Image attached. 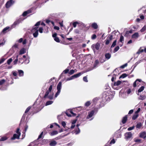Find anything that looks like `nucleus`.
Instances as JSON below:
<instances>
[{
	"instance_id": "f257e3e1",
	"label": "nucleus",
	"mask_w": 146,
	"mask_h": 146,
	"mask_svg": "<svg viewBox=\"0 0 146 146\" xmlns=\"http://www.w3.org/2000/svg\"><path fill=\"white\" fill-rule=\"evenodd\" d=\"M40 21L37 22L31 30V31L33 34L34 37H36L38 35V26L40 25Z\"/></svg>"
},
{
	"instance_id": "f03ea898",
	"label": "nucleus",
	"mask_w": 146,
	"mask_h": 146,
	"mask_svg": "<svg viewBox=\"0 0 146 146\" xmlns=\"http://www.w3.org/2000/svg\"><path fill=\"white\" fill-rule=\"evenodd\" d=\"M98 110L97 109H95L91 111H89L88 113V115L86 117V119L91 118L90 121H91L93 119V116L95 115L97 112Z\"/></svg>"
},
{
	"instance_id": "7ed1b4c3",
	"label": "nucleus",
	"mask_w": 146,
	"mask_h": 146,
	"mask_svg": "<svg viewBox=\"0 0 146 146\" xmlns=\"http://www.w3.org/2000/svg\"><path fill=\"white\" fill-rule=\"evenodd\" d=\"M124 136L125 139L126 141L130 140L133 138L132 134L131 132L126 133L124 134Z\"/></svg>"
},
{
	"instance_id": "20e7f679",
	"label": "nucleus",
	"mask_w": 146,
	"mask_h": 146,
	"mask_svg": "<svg viewBox=\"0 0 146 146\" xmlns=\"http://www.w3.org/2000/svg\"><path fill=\"white\" fill-rule=\"evenodd\" d=\"M62 87V82H60L57 87V91L56 92V94L55 95V98H56L57 96L59 95L60 92V90L61 88Z\"/></svg>"
},
{
	"instance_id": "39448f33",
	"label": "nucleus",
	"mask_w": 146,
	"mask_h": 146,
	"mask_svg": "<svg viewBox=\"0 0 146 146\" xmlns=\"http://www.w3.org/2000/svg\"><path fill=\"white\" fill-rule=\"evenodd\" d=\"M14 1H8L5 4V7L9 8L14 3Z\"/></svg>"
},
{
	"instance_id": "423d86ee",
	"label": "nucleus",
	"mask_w": 146,
	"mask_h": 146,
	"mask_svg": "<svg viewBox=\"0 0 146 146\" xmlns=\"http://www.w3.org/2000/svg\"><path fill=\"white\" fill-rule=\"evenodd\" d=\"M100 44L98 43H96V44H93L91 46V48L93 50L95 51V48L96 50H98L100 48Z\"/></svg>"
},
{
	"instance_id": "0eeeda50",
	"label": "nucleus",
	"mask_w": 146,
	"mask_h": 146,
	"mask_svg": "<svg viewBox=\"0 0 146 146\" xmlns=\"http://www.w3.org/2000/svg\"><path fill=\"white\" fill-rule=\"evenodd\" d=\"M113 35H109L107 38L105 40L106 42L105 44L106 45L108 44L110 41L113 38Z\"/></svg>"
},
{
	"instance_id": "6e6552de",
	"label": "nucleus",
	"mask_w": 146,
	"mask_h": 146,
	"mask_svg": "<svg viewBox=\"0 0 146 146\" xmlns=\"http://www.w3.org/2000/svg\"><path fill=\"white\" fill-rule=\"evenodd\" d=\"M21 135L20 134H14L13 137L11 138V139L12 140H13L15 139H19L20 136Z\"/></svg>"
},
{
	"instance_id": "1a4fd4ad",
	"label": "nucleus",
	"mask_w": 146,
	"mask_h": 146,
	"mask_svg": "<svg viewBox=\"0 0 146 146\" xmlns=\"http://www.w3.org/2000/svg\"><path fill=\"white\" fill-rule=\"evenodd\" d=\"M125 81H120L118 80L116 82H115L114 84V86H118L121 84V83L123 84V82H125Z\"/></svg>"
},
{
	"instance_id": "9d476101",
	"label": "nucleus",
	"mask_w": 146,
	"mask_h": 146,
	"mask_svg": "<svg viewBox=\"0 0 146 146\" xmlns=\"http://www.w3.org/2000/svg\"><path fill=\"white\" fill-rule=\"evenodd\" d=\"M103 97L107 100H108V99L110 98L108 96V93L106 92H104L103 94Z\"/></svg>"
},
{
	"instance_id": "9b49d317",
	"label": "nucleus",
	"mask_w": 146,
	"mask_h": 146,
	"mask_svg": "<svg viewBox=\"0 0 146 146\" xmlns=\"http://www.w3.org/2000/svg\"><path fill=\"white\" fill-rule=\"evenodd\" d=\"M99 62L98 60H95L94 65L93 68H97L98 67Z\"/></svg>"
},
{
	"instance_id": "f8f14e48",
	"label": "nucleus",
	"mask_w": 146,
	"mask_h": 146,
	"mask_svg": "<svg viewBox=\"0 0 146 146\" xmlns=\"http://www.w3.org/2000/svg\"><path fill=\"white\" fill-rule=\"evenodd\" d=\"M141 80L140 79H137L133 83V86L134 87H135L137 86V84H138V82H141Z\"/></svg>"
},
{
	"instance_id": "ddd939ff",
	"label": "nucleus",
	"mask_w": 146,
	"mask_h": 146,
	"mask_svg": "<svg viewBox=\"0 0 146 146\" xmlns=\"http://www.w3.org/2000/svg\"><path fill=\"white\" fill-rule=\"evenodd\" d=\"M140 137L142 138H145L146 137V132H143L140 133Z\"/></svg>"
},
{
	"instance_id": "4468645a",
	"label": "nucleus",
	"mask_w": 146,
	"mask_h": 146,
	"mask_svg": "<svg viewBox=\"0 0 146 146\" xmlns=\"http://www.w3.org/2000/svg\"><path fill=\"white\" fill-rule=\"evenodd\" d=\"M105 57L106 60H108L111 57V55L109 53H106L105 54Z\"/></svg>"
},
{
	"instance_id": "2eb2a0df",
	"label": "nucleus",
	"mask_w": 146,
	"mask_h": 146,
	"mask_svg": "<svg viewBox=\"0 0 146 146\" xmlns=\"http://www.w3.org/2000/svg\"><path fill=\"white\" fill-rule=\"evenodd\" d=\"M145 88V87L143 86H141L138 90L137 92H137V94L139 95V93L143 91Z\"/></svg>"
},
{
	"instance_id": "dca6fc26",
	"label": "nucleus",
	"mask_w": 146,
	"mask_h": 146,
	"mask_svg": "<svg viewBox=\"0 0 146 146\" xmlns=\"http://www.w3.org/2000/svg\"><path fill=\"white\" fill-rule=\"evenodd\" d=\"M91 27L94 29H96L98 28V25L96 23H94L91 25Z\"/></svg>"
},
{
	"instance_id": "f3484780",
	"label": "nucleus",
	"mask_w": 146,
	"mask_h": 146,
	"mask_svg": "<svg viewBox=\"0 0 146 146\" xmlns=\"http://www.w3.org/2000/svg\"><path fill=\"white\" fill-rule=\"evenodd\" d=\"M83 74V73L80 72L78 73L77 74H74V75L72 76H73V78H77L80 76L82 74Z\"/></svg>"
},
{
	"instance_id": "a211bd4d",
	"label": "nucleus",
	"mask_w": 146,
	"mask_h": 146,
	"mask_svg": "<svg viewBox=\"0 0 146 146\" xmlns=\"http://www.w3.org/2000/svg\"><path fill=\"white\" fill-rule=\"evenodd\" d=\"M139 37V34L137 33H135L132 36V38H137Z\"/></svg>"
},
{
	"instance_id": "6ab92c4d",
	"label": "nucleus",
	"mask_w": 146,
	"mask_h": 146,
	"mask_svg": "<svg viewBox=\"0 0 146 146\" xmlns=\"http://www.w3.org/2000/svg\"><path fill=\"white\" fill-rule=\"evenodd\" d=\"M19 76L20 77L23 76L24 75V72L21 70H18Z\"/></svg>"
},
{
	"instance_id": "aec40b11",
	"label": "nucleus",
	"mask_w": 146,
	"mask_h": 146,
	"mask_svg": "<svg viewBox=\"0 0 146 146\" xmlns=\"http://www.w3.org/2000/svg\"><path fill=\"white\" fill-rule=\"evenodd\" d=\"M127 115L125 116V117H123V118L122 122L123 124L125 123L127 120Z\"/></svg>"
},
{
	"instance_id": "412c9836",
	"label": "nucleus",
	"mask_w": 146,
	"mask_h": 146,
	"mask_svg": "<svg viewBox=\"0 0 146 146\" xmlns=\"http://www.w3.org/2000/svg\"><path fill=\"white\" fill-rule=\"evenodd\" d=\"M19 23L20 22L19 20L15 21L12 26V27H15V26L17 25H18Z\"/></svg>"
},
{
	"instance_id": "4be33fe9",
	"label": "nucleus",
	"mask_w": 146,
	"mask_h": 146,
	"mask_svg": "<svg viewBox=\"0 0 146 146\" xmlns=\"http://www.w3.org/2000/svg\"><path fill=\"white\" fill-rule=\"evenodd\" d=\"M57 144V142L55 141H52L50 143L49 145L51 146H54Z\"/></svg>"
},
{
	"instance_id": "5701e85b",
	"label": "nucleus",
	"mask_w": 146,
	"mask_h": 146,
	"mask_svg": "<svg viewBox=\"0 0 146 146\" xmlns=\"http://www.w3.org/2000/svg\"><path fill=\"white\" fill-rule=\"evenodd\" d=\"M25 48H22L20 51L19 54L21 55L25 53Z\"/></svg>"
},
{
	"instance_id": "b1692460",
	"label": "nucleus",
	"mask_w": 146,
	"mask_h": 146,
	"mask_svg": "<svg viewBox=\"0 0 146 146\" xmlns=\"http://www.w3.org/2000/svg\"><path fill=\"white\" fill-rule=\"evenodd\" d=\"M138 114H137L135 113V114L133 115L132 117V119L133 120H135L138 116Z\"/></svg>"
},
{
	"instance_id": "393cba45",
	"label": "nucleus",
	"mask_w": 146,
	"mask_h": 146,
	"mask_svg": "<svg viewBox=\"0 0 146 146\" xmlns=\"http://www.w3.org/2000/svg\"><path fill=\"white\" fill-rule=\"evenodd\" d=\"M58 131L55 130L52 131V132H51L50 133V135L51 136H53L58 134Z\"/></svg>"
},
{
	"instance_id": "a878e982",
	"label": "nucleus",
	"mask_w": 146,
	"mask_h": 146,
	"mask_svg": "<svg viewBox=\"0 0 146 146\" xmlns=\"http://www.w3.org/2000/svg\"><path fill=\"white\" fill-rule=\"evenodd\" d=\"M146 97L145 95H141L139 96V99L140 100H144L145 99Z\"/></svg>"
},
{
	"instance_id": "bb28decb",
	"label": "nucleus",
	"mask_w": 146,
	"mask_h": 146,
	"mask_svg": "<svg viewBox=\"0 0 146 146\" xmlns=\"http://www.w3.org/2000/svg\"><path fill=\"white\" fill-rule=\"evenodd\" d=\"M30 109H31V107H29L28 108H27L26 109V110L25 111V113L28 112L29 111V110ZM25 115H26V114H24L23 116V118L24 117V118H25Z\"/></svg>"
},
{
	"instance_id": "cd10ccee",
	"label": "nucleus",
	"mask_w": 146,
	"mask_h": 146,
	"mask_svg": "<svg viewBox=\"0 0 146 146\" xmlns=\"http://www.w3.org/2000/svg\"><path fill=\"white\" fill-rule=\"evenodd\" d=\"M143 51H144V49H142L141 48V47L139 49L138 51L137 52V54H139L140 53H142V52H143Z\"/></svg>"
},
{
	"instance_id": "c85d7f7f",
	"label": "nucleus",
	"mask_w": 146,
	"mask_h": 146,
	"mask_svg": "<svg viewBox=\"0 0 146 146\" xmlns=\"http://www.w3.org/2000/svg\"><path fill=\"white\" fill-rule=\"evenodd\" d=\"M142 125V124L141 123H139L137 124L136 127L137 128L140 129Z\"/></svg>"
},
{
	"instance_id": "c756f323",
	"label": "nucleus",
	"mask_w": 146,
	"mask_h": 146,
	"mask_svg": "<svg viewBox=\"0 0 146 146\" xmlns=\"http://www.w3.org/2000/svg\"><path fill=\"white\" fill-rule=\"evenodd\" d=\"M9 29V27H7L5 28H4L3 31H2V32L4 33H6L7 32V31Z\"/></svg>"
},
{
	"instance_id": "7c9ffc66",
	"label": "nucleus",
	"mask_w": 146,
	"mask_h": 146,
	"mask_svg": "<svg viewBox=\"0 0 146 146\" xmlns=\"http://www.w3.org/2000/svg\"><path fill=\"white\" fill-rule=\"evenodd\" d=\"M53 103V101H48L46 103L45 105L46 106L51 104Z\"/></svg>"
},
{
	"instance_id": "2f4dec72",
	"label": "nucleus",
	"mask_w": 146,
	"mask_h": 146,
	"mask_svg": "<svg viewBox=\"0 0 146 146\" xmlns=\"http://www.w3.org/2000/svg\"><path fill=\"white\" fill-rule=\"evenodd\" d=\"M91 104L90 101H88L85 104V106L86 107L89 106Z\"/></svg>"
},
{
	"instance_id": "473e14b6",
	"label": "nucleus",
	"mask_w": 146,
	"mask_h": 146,
	"mask_svg": "<svg viewBox=\"0 0 146 146\" xmlns=\"http://www.w3.org/2000/svg\"><path fill=\"white\" fill-rule=\"evenodd\" d=\"M50 92V91H49L48 90H47L44 96V98H46L48 96L49 93Z\"/></svg>"
},
{
	"instance_id": "72a5a7b5",
	"label": "nucleus",
	"mask_w": 146,
	"mask_h": 146,
	"mask_svg": "<svg viewBox=\"0 0 146 146\" xmlns=\"http://www.w3.org/2000/svg\"><path fill=\"white\" fill-rule=\"evenodd\" d=\"M119 49V46H117L115 47L114 49L113 52L115 53L117 52Z\"/></svg>"
},
{
	"instance_id": "f704fd0d",
	"label": "nucleus",
	"mask_w": 146,
	"mask_h": 146,
	"mask_svg": "<svg viewBox=\"0 0 146 146\" xmlns=\"http://www.w3.org/2000/svg\"><path fill=\"white\" fill-rule=\"evenodd\" d=\"M127 74H122L119 77V78H124L125 77H126L127 76Z\"/></svg>"
},
{
	"instance_id": "c9c22d12",
	"label": "nucleus",
	"mask_w": 146,
	"mask_h": 146,
	"mask_svg": "<svg viewBox=\"0 0 146 146\" xmlns=\"http://www.w3.org/2000/svg\"><path fill=\"white\" fill-rule=\"evenodd\" d=\"M12 60H12V58H10L9 59L7 60V64H8L9 65L11 64V63L12 61Z\"/></svg>"
},
{
	"instance_id": "e433bc0d",
	"label": "nucleus",
	"mask_w": 146,
	"mask_h": 146,
	"mask_svg": "<svg viewBox=\"0 0 146 146\" xmlns=\"http://www.w3.org/2000/svg\"><path fill=\"white\" fill-rule=\"evenodd\" d=\"M7 139V137L6 136L2 137L0 139V141H4L6 140Z\"/></svg>"
},
{
	"instance_id": "4c0bfd02",
	"label": "nucleus",
	"mask_w": 146,
	"mask_h": 146,
	"mask_svg": "<svg viewBox=\"0 0 146 146\" xmlns=\"http://www.w3.org/2000/svg\"><path fill=\"white\" fill-rule=\"evenodd\" d=\"M18 55L17 56L16 59L14 61H13V63L14 64H17V61H18Z\"/></svg>"
},
{
	"instance_id": "58836bf2",
	"label": "nucleus",
	"mask_w": 146,
	"mask_h": 146,
	"mask_svg": "<svg viewBox=\"0 0 146 146\" xmlns=\"http://www.w3.org/2000/svg\"><path fill=\"white\" fill-rule=\"evenodd\" d=\"M124 41V37L123 36L121 35L120 36V38L119 39V42H123Z\"/></svg>"
},
{
	"instance_id": "ea45409f",
	"label": "nucleus",
	"mask_w": 146,
	"mask_h": 146,
	"mask_svg": "<svg viewBox=\"0 0 146 146\" xmlns=\"http://www.w3.org/2000/svg\"><path fill=\"white\" fill-rule=\"evenodd\" d=\"M75 72V71L73 69H72L70 70L69 72V74L70 75H72Z\"/></svg>"
},
{
	"instance_id": "a19ab883",
	"label": "nucleus",
	"mask_w": 146,
	"mask_h": 146,
	"mask_svg": "<svg viewBox=\"0 0 146 146\" xmlns=\"http://www.w3.org/2000/svg\"><path fill=\"white\" fill-rule=\"evenodd\" d=\"M6 81V80L4 79H2L0 80V85H2Z\"/></svg>"
},
{
	"instance_id": "79ce46f5",
	"label": "nucleus",
	"mask_w": 146,
	"mask_h": 146,
	"mask_svg": "<svg viewBox=\"0 0 146 146\" xmlns=\"http://www.w3.org/2000/svg\"><path fill=\"white\" fill-rule=\"evenodd\" d=\"M116 42H117V40H115L113 42V43H112V44L111 46V48L113 47L116 45Z\"/></svg>"
},
{
	"instance_id": "37998d69",
	"label": "nucleus",
	"mask_w": 146,
	"mask_h": 146,
	"mask_svg": "<svg viewBox=\"0 0 146 146\" xmlns=\"http://www.w3.org/2000/svg\"><path fill=\"white\" fill-rule=\"evenodd\" d=\"M146 29V27L145 26H144L142 29L141 30V31L143 32L145 31Z\"/></svg>"
},
{
	"instance_id": "c03bdc74",
	"label": "nucleus",
	"mask_w": 146,
	"mask_h": 146,
	"mask_svg": "<svg viewBox=\"0 0 146 146\" xmlns=\"http://www.w3.org/2000/svg\"><path fill=\"white\" fill-rule=\"evenodd\" d=\"M135 128V126H133L132 127H129L128 128L127 130L129 131H131L133 129Z\"/></svg>"
},
{
	"instance_id": "a18cd8bd",
	"label": "nucleus",
	"mask_w": 146,
	"mask_h": 146,
	"mask_svg": "<svg viewBox=\"0 0 146 146\" xmlns=\"http://www.w3.org/2000/svg\"><path fill=\"white\" fill-rule=\"evenodd\" d=\"M79 23L78 22H75L73 23V25L74 27L75 28L77 25V24H78Z\"/></svg>"
},
{
	"instance_id": "49530a36",
	"label": "nucleus",
	"mask_w": 146,
	"mask_h": 146,
	"mask_svg": "<svg viewBox=\"0 0 146 146\" xmlns=\"http://www.w3.org/2000/svg\"><path fill=\"white\" fill-rule=\"evenodd\" d=\"M127 65V63H125V64L121 66L120 67L121 68H124L125 67H126Z\"/></svg>"
},
{
	"instance_id": "de8ad7c7",
	"label": "nucleus",
	"mask_w": 146,
	"mask_h": 146,
	"mask_svg": "<svg viewBox=\"0 0 146 146\" xmlns=\"http://www.w3.org/2000/svg\"><path fill=\"white\" fill-rule=\"evenodd\" d=\"M53 94H52V95H50L48 96L47 97L50 99L52 100L53 99Z\"/></svg>"
},
{
	"instance_id": "09e8293b",
	"label": "nucleus",
	"mask_w": 146,
	"mask_h": 146,
	"mask_svg": "<svg viewBox=\"0 0 146 146\" xmlns=\"http://www.w3.org/2000/svg\"><path fill=\"white\" fill-rule=\"evenodd\" d=\"M54 40L57 42H60V40L58 38L56 37H55L54 38Z\"/></svg>"
},
{
	"instance_id": "8fccbe9b",
	"label": "nucleus",
	"mask_w": 146,
	"mask_h": 146,
	"mask_svg": "<svg viewBox=\"0 0 146 146\" xmlns=\"http://www.w3.org/2000/svg\"><path fill=\"white\" fill-rule=\"evenodd\" d=\"M83 80L86 82H88V79H87V77L86 76H84L83 77Z\"/></svg>"
},
{
	"instance_id": "3c124183",
	"label": "nucleus",
	"mask_w": 146,
	"mask_h": 146,
	"mask_svg": "<svg viewBox=\"0 0 146 146\" xmlns=\"http://www.w3.org/2000/svg\"><path fill=\"white\" fill-rule=\"evenodd\" d=\"M73 79H74V78H73V76H71L69 78H68L66 79V81H69V80H72Z\"/></svg>"
},
{
	"instance_id": "603ef678",
	"label": "nucleus",
	"mask_w": 146,
	"mask_h": 146,
	"mask_svg": "<svg viewBox=\"0 0 146 146\" xmlns=\"http://www.w3.org/2000/svg\"><path fill=\"white\" fill-rule=\"evenodd\" d=\"M78 131H75V133L76 135H77L80 132V130L79 128H78Z\"/></svg>"
},
{
	"instance_id": "864d4df0",
	"label": "nucleus",
	"mask_w": 146,
	"mask_h": 146,
	"mask_svg": "<svg viewBox=\"0 0 146 146\" xmlns=\"http://www.w3.org/2000/svg\"><path fill=\"white\" fill-rule=\"evenodd\" d=\"M131 92V90L130 88H129L127 90V94H129Z\"/></svg>"
},
{
	"instance_id": "5fc2aeb1",
	"label": "nucleus",
	"mask_w": 146,
	"mask_h": 146,
	"mask_svg": "<svg viewBox=\"0 0 146 146\" xmlns=\"http://www.w3.org/2000/svg\"><path fill=\"white\" fill-rule=\"evenodd\" d=\"M96 38V35L95 34H94L92 36L91 38L92 39H94Z\"/></svg>"
},
{
	"instance_id": "6e6d98bb",
	"label": "nucleus",
	"mask_w": 146,
	"mask_h": 146,
	"mask_svg": "<svg viewBox=\"0 0 146 146\" xmlns=\"http://www.w3.org/2000/svg\"><path fill=\"white\" fill-rule=\"evenodd\" d=\"M98 100V98H94L93 100V102L95 104L96 103Z\"/></svg>"
},
{
	"instance_id": "4d7b16f0",
	"label": "nucleus",
	"mask_w": 146,
	"mask_h": 146,
	"mask_svg": "<svg viewBox=\"0 0 146 146\" xmlns=\"http://www.w3.org/2000/svg\"><path fill=\"white\" fill-rule=\"evenodd\" d=\"M69 71V70L68 69H66V70H64L63 72L65 74H66L68 73Z\"/></svg>"
},
{
	"instance_id": "13d9d810",
	"label": "nucleus",
	"mask_w": 146,
	"mask_h": 146,
	"mask_svg": "<svg viewBox=\"0 0 146 146\" xmlns=\"http://www.w3.org/2000/svg\"><path fill=\"white\" fill-rule=\"evenodd\" d=\"M43 29L42 27H40L39 29V31L40 33H42L43 32Z\"/></svg>"
},
{
	"instance_id": "bf43d9fd",
	"label": "nucleus",
	"mask_w": 146,
	"mask_h": 146,
	"mask_svg": "<svg viewBox=\"0 0 146 146\" xmlns=\"http://www.w3.org/2000/svg\"><path fill=\"white\" fill-rule=\"evenodd\" d=\"M16 132L17 134H20V135L21 134L20 132H19V128L17 129Z\"/></svg>"
},
{
	"instance_id": "052dcab7",
	"label": "nucleus",
	"mask_w": 146,
	"mask_h": 146,
	"mask_svg": "<svg viewBox=\"0 0 146 146\" xmlns=\"http://www.w3.org/2000/svg\"><path fill=\"white\" fill-rule=\"evenodd\" d=\"M52 17H55L58 16V15L56 13H53L52 14Z\"/></svg>"
},
{
	"instance_id": "680f3d73",
	"label": "nucleus",
	"mask_w": 146,
	"mask_h": 146,
	"mask_svg": "<svg viewBox=\"0 0 146 146\" xmlns=\"http://www.w3.org/2000/svg\"><path fill=\"white\" fill-rule=\"evenodd\" d=\"M132 32L133 30H130L129 31H127L126 32V34H128L129 33H131Z\"/></svg>"
},
{
	"instance_id": "e2e57ef3",
	"label": "nucleus",
	"mask_w": 146,
	"mask_h": 146,
	"mask_svg": "<svg viewBox=\"0 0 146 146\" xmlns=\"http://www.w3.org/2000/svg\"><path fill=\"white\" fill-rule=\"evenodd\" d=\"M115 143V141L114 139H113L110 141V144H114Z\"/></svg>"
},
{
	"instance_id": "0e129e2a",
	"label": "nucleus",
	"mask_w": 146,
	"mask_h": 146,
	"mask_svg": "<svg viewBox=\"0 0 146 146\" xmlns=\"http://www.w3.org/2000/svg\"><path fill=\"white\" fill-rule=\"evenodd\" d=\"M5 59L4 58H2L0 60V62L1 63V64L3 62H4V61L5 60Z\"/></svg>"
},
{
	"instance_id": "69168bd1",
	"label": "nucleus",
	"mask_w": 146,
	"mask_h": 146,
	"mask_svg": "<svg viewBox=\"0 0 146 146\" xmlns=\"http://www.w3.org/2000/svg\"><path fill=\"white\" fill-rule=\"evenodd\" d=\"M62 126L64 127H65V126L66 125V123L64 121H62Z\"/></svg>"
},
{
	"instance_id": "338daca9",
	"label": "nucleus",
	"mask_w": 146,
	"mask_h": 146,
	"mask_svg": "<svg viewBox=\"0 0 146 146\" xmlns=\"http://www.w3.org/2000/svg\"><path fill=\"white\" fill-rule=\"evenodd\" d=\"M24 62V60H23L22 58H20L19 59V63H21V64H23Z\"/></svg>"
},
{
	"instance_id": "774afa93",
	"label": "nucleus",
	"mask_w": 146,
	"mask_h": 146,
	"mask_svg": "<svg viewBox=\"0 0 146 146\" xmlns=\"http://www.w3.org/2000/svg\"><path fill=\"white\" fill-rule=\"evenodd\" d=\"M141 109L140 108H139L135 112V113L138 114V113L140 111Z\"/></svg>"
}]
</instances>
